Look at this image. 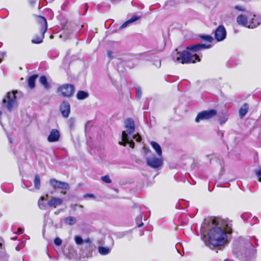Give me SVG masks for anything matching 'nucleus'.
<instances>
[{"label": "nucleus", "mask_w": 261, "mask_h": 261, "mask_svg": "<svg viewBox=\"0 0 261 261\" xmlns=\"http://www.w3.org/2000/svg\"><path fill=\"white\" fill-rule=\"evenodd\" d=\"M200 38L204 41L209 43H199L190 45L187 47V49L180 53H176L173 56V60L178 63L189 64L194 63L196 61L199 62L200 58L196 53L200 50L210 48L212 47V43L214 40L213 38L209 35L201 36Z\"/></svg>", "instance_id": "1"}, {"label": "nucleus", "mask_w": 261, "mask_h": 261, "mask_svg": "<svg viewBox=\"0 0 261 261\" xmlns=\"http://www.w3.org/2000/svg\"><path fill=\"white\" fill-rule=\"evenodd\" d=\"M212 228L207 234L204 236L205 245L211 249L215 247L223 246L227 241L225 230L218 226L216 219L212 220Z\"/></svg>", "instance_id": "2"}, {"label": "nucleus", "mask_w": 261, "mask_h": 261, "mask_svg": "<svg viewBox=\"0 0 261 261\" xmlns=\"http://www.w3.org/2000/svg\"><path fill=\"white\" fill-rule=\"evenodd\" d=\"M233 253L243 261H253L256 250L247 239L240 237L234 244Z\"/></svg>", "instance_id": "3"}, {"label": "nucleus", "mask_w": 261, "mask_h": 261, "mask_svg": "<svg viewBox=\"0 0 261 261\" xmlns=\"http://www.w3.org/2000/svg\"><path fill=\"white\" fill-rule=\"evenodd\" d=\"M125 124L126 130L123 131L121 136L122 140L123 143L119 142V144L125 146L126 143H128L130 147L134 148L135 143L133 142V139L135 140L138 142H140L141 140V137L138 134L133 135L135 132V124L134 120L132 119H127L125 121Z\"/></svg>", "instance_id": "4"}, {"label": "nucleus", "mask_w": 261, "mask_h": 261, "mask_svg": "<svg viewBox=\"0 0 261 261\" xmlns=\"http://www.w3.org/2000/svg\"><path fill=\"white\" fill-rule=\"evenodd\" d=\"M238 24L250 29H254L261 24V18L256 17L252 13L246 11L240 14L237 18Z\"/></svg>", "instance_id": "5"}, {"label": "nucleus", "mask_w": 261, "mask_h": 261, "mask_svg": "<svg viewBox=\"0 0 261 261\" xmlns=\"http://www.w3.org/2000/svg\"><path fill=\"white\" fill-rule=\"evenodd\" d=\"M16 105L15 92L14 91L8 92L6 97L3 100V106L11 112L16 106Z\"/></svg>", "instance_id": "6"}, {"label": "nucleus", "mask_w": 261, "mask_h": 261, "mask_svg": "<svg viewBox=\"0 0 261 261\" xmlns=\"http://www.w3.org/2000/svg\"><path fill=\"white\" fill-rule=\"evenodd\" d=\"M146 161L148 166L154 169L161 167L163 164V159L162 158H158L153 154H151V156L147 157Z\"/></svg>", "instance_id": "7"}, {"label": "nucleus", "mask_w": 261, "mask_h": 261, "mask_svg": "<svg viewBox=\"0 0 261 261\" xmlns=\"http://www.w3.org/2000/svg\"><path fill=\"white\" fill-rule=\"evenodd\" d=\"M74 87L72 84H65L58 88V92H60L64 97H71L74 92Z\"/></svg>", "instance_id": "8"}, {"label": "nucleus", "mask_w": 261, "mask_h": 261, "mask_svg": "<svg viewBox=\"0 0 261 261\" xmlns=\"http://www.w3.org/2000/svg\"><path fill=\"white\" fill-rule=\"evenodd\" d=\"M217 114V111L215 110H210L203 111L199 113L195 119L196 122H199L201 120H207L214 117Z\"/></svg>", "instance_id": "9"}, {"label": "nucleus", "mask_w": 261, "mask_h": 261, "mask_svg": "<svg viewBox=\"0 0 261 261\" xmlns=\"http://www.w3.org/2000/svg\"><path fill=\"white\" fill-rule=\"evenodd\" d=\"M49 184L54 188L64 190H68L70 188L69 185L67 182L58 180L55 178L50 179Z\"/></svg>", "instance_id": "10"}, {"label": "nucleus", "mask_w": 261, "mask_h": 261, "mask_svg": "<svg viewBox=\"0 0 261 261\" xmlns=\"http://www.w3.org/2000/svg\"><path fill=\"white\" fill-rule=\"evenodd\" d=\"M226 36V31L223 25L219 26L215 31V37L217 41L223 40Z\"/></svg>", "instance_id": "11"}, {"label": "nucleus", "mask_w": 261, "mask_h": 261, "mask_svg": "<svg viewBox=\"0 0 261 261\" xmlns=\"http://www.w3.org/2000/svg\"><path fill=\"white\" fill-rule=\"evenodd\" d=\"M60 111L62 116L65 118L69 116L70 112V106L69 103L67 101H64L60 106Z\"/></svg>", "instance_id": "12"}, {"label": "nucleus", "mask_w": 261, "mask_h": 261, "mask_svg": "<svg viewBox=\"0 0 261 261\" xmlns=\"http://www.w3.org/2000/svg\"><path fill=\"white\" fill-rule=\"evenodd\" d=\"M60 136V133L58 130L53 129L51 130L50 134L47 137V140L49 142H57L59 140Z\"/></svg>", "instance_id": "13"}, {"label": "nucleus", "mask_w": 261, "mask_h": 261, "mask_svg": "<svg viewBox=\"0 0 261 261\" xmlns=\"http://www.w3.org/2000/svg\"><path fill=\"white\" fill-rule=\"evenodd\" d=\"M37 21L41 25V33H43V35L44 34L47 29L46 19L43 16H38L37 17Z\"/></svg>", "instance_id": "14"}, {"label": "nucleus", "mask_w": 261, "mask_h": 261, "mask_svg": "<svg viewBox=\"0 0 261 261\" xmlns=\"http://www.w3.org/2000/svg\"><path fill=\"white\" fill-rule=\"evenodd\" d=\"M63 203V200L60 198L53 197L47 202V204L49 207H57Z\"/></svg>", "instance_id": "15"}, {"label": "nucleus", "mask_w": 261, "mask_h": 261, "mask_svg": "<svg viewBox=\"0 0 261 261\" xmlns=\"http://www.w3.org/2000/svg\"><path fill=\"white\" fill-rule=\"evenodd\" d=\"M38 206L40 210H46L47 208V203L46 202L45 197L43 196H41L38 201Z\"/></svg>", "instance_id": "16"}, {"label": "nucleus", "mask_w": 261, "mask_h": 261, "mask_svg": "<svg viewBox=\"0 0 261 261\" xmlns=\"http://www.w3.org/2000/svg\"><path fill=\"white\" fill-rule=\"evenodd\" d=\"M150 145L156 151L158 156L159 157H161L162 154V150L160 145L154 141H151L150 142Z\"/></svg>", "instance_id": "17"}, {"label": "nucleus", "mask_w": 261, "mask_h": 261, "mask_svg": "<svg viewBox=\"0 0 261 261\" xmlns=\"http://www.w3.org/2000/svg\"><path fill=\"white\" fill-rule=\"evenodd\" d=\"M112 247L100 246L98 248V252L102 255H106L109 254L112 250Z\"/></svg>", "instance_id": "18"}, {"label": "nucleus", "mask_w": 261, "mask_h": 261, "mask_svg": "<svg viewBox=\"0 0 261 261\" xmlns=\"http://www.w3.org/2000/svg\"><path fill=\"white\" fill-rule=\"evenodd\" d=\"M248 105L247 103L244 104L239 110V115L241 118H243L247 114L248 111Z\"/></svg>", "instance_id": "19"}, {"label": "nucleus", "mask_w": 261, "mask_h": 261, "mask_svg": "<svg viewBox=\"0 0 261 261\" xmlns=\"http://www.w3.org/2000/svg\"><path fill=\"white\" fill-rule=\"evenodd\" d=\"M37 77V75H33L29 77L28 80V86L31 89H33L35 87V81Z\"/></svg>", "instance_id": "20"}, {"label": "nucleus", "mask_w": 261, "mask_h": 261, "mask_svg": "<svg viewBox=\"0 0 261 261\" xmlns=\"http://www.w3.org/2000/svg\"><path fill=\"white\" fill-rule=\"evenodd\" d=\"M139 19L138 16H133L130 19H128L125 22H124L120 27V29H124L126 28L129 24L132 23Z\"/></svg>", "instance_id": "21"}, {"label": "nucleus", "mask_w": 261, "mask_h": 261, "mask_svg": "<svg viewBox=\"0 0 261 261\" xmlns=\"http://www.w3.org/2000/svg\"><path fill=\"white\" fill-rule=\"evenodd\" d=\"M76 222V219L73 216H69L64 219V223L69 225H73Z\"/></svg>", "instance_id": "22"}, {"label": "nucleus", "mask_w": 261, "mask_h": 261, "mask_svg": "<svg viewBox=\"0 0 261 261\" xmlns=\"http://www.w3.org/2000/svg\"><path fill=\"white\" fill-rule=\"evenodd\" d=\"M89 96V93L84 91H79L77 92L76 98L79 100H83L87 98Z\"/></svg>", "instance_id": "23"}, {"label": "nucleus", "mask_w": 261, "mask_h": 261, "mask_svg": "<svg viewBox=\"0 0 261 261\" xmlns=\"http://www.w3.org/2000/svg\"><path fill=\"white\" fill-rule=\"evenodd\" d=\"M39 81L41 84H42L44 88L48 89L49 88V85L47 83L46 77L45 76H41L40 77Z\"/></svg>", "instance_id": "24"}, {"label": "nucleus", "mask_w": 261, "mask_h": 261, "mask_svg": "<svg viewBox=\"0 0 261 261\" xmlns=\"http://www.w3.org/2000/svg\"><path fill=\"white\" fill-rule=\"evenodd\" d=\"M34 186L36 189L39 190L40 187V178L38 174L35 176Z\"/></svg>", "instance_id": "25"}, {"label": "nucleus", "mask_w": 261, "mask_h": 261, "mask_svg": "<svg viewBox=\"0 0 261 261\" xmlns=\"http://www.w3.org/2000/svg\"><path fill=\"white\" fill-rule=\"evenodd\" d=\"M43 38H44V34L43 35V33H42V35L40 37L33 39L32 40V42L33 43H36V44L40 43L42 42Z\"/></svg>", "instance_id": "26"}, {"label": "nucleus", "mask_w": 261, "mask_h": 261, "mask_svg": "<svg viewBox=\"0 0 261 261\" xmlns=\"http://www.w3.org/2000/svg\"><path fill=\"white\" fill-rule=\"evenodd\" d=\"M68 124L70 129L74 128L75 125V119L73 118H70L68 121Z\"/></svg>", "instance_id": "27"}, {"label": "nucleus", "mask_w": 261, "mask_h": 261, "mask_svg": "<svg viewBox=\"0 0 261 261\" xmlns=\"http://www.w3.org/2000/svg\"><path fill=\"white\" fill-rule=\"evenodd\" d=\"M252 216L250 213H244L242 214L241 218L243 220L247 221L251 218Z\"/></svg>", "instance_id": "28"}, {"label": "nucleus", "mask_w": 261, "mask_h": 261, "mask_svg": "<svg viewBox=\"0 0 261 261\" xmlns=\"http://www.w3.org/2000/svg\"><path fill=\"white\" fill-rule=\"evenodd\" d=\"M74 240L76 244L77 245H82L84 242L83 239L80 236H78L75 237Z\"/></svg>", "instance_id": "29"}, {"label": "nucleus", "mask_w": 261, "mask_h": 261, "mask_svg": "<svg viewBox=\"0 0 261 261\" xmlns=\"http://www.w3.org/2000/svg\"><path fill=\"white\" fill-rule=\"evenodd\" d=\"M226 225V231H227L228 232H230V230H231V222L230 221H225L224 222V225Z\"/></svg>", "instance_id": "30"}, {"label": "nucleus", "mask_w": 261, "mask_h": 261, "mask_svg": "<svg viewBox=\"0 0 261 261\" xmlns=\"http://www.w3.org/2000/svg\"><path fill=\"white\" fill-rule=\"evenodd\" d=\"M101 179L103 182L107 184H110L112 182V180L108 175L103 176L101 177Z\"/></svg>", "instance_id": "31"}, {"label": "nucleus", "mask_w": 261, "mask_h": 261, "mask_svg": "<svg viewBox=\"0 0 261 261\" xmlns=\"http://www.w3.org/2000/svg\"><path fill=\"white\" fill-rule=\"evenodd\" d=\"M142 95V91L140 87L136 88V98L139 99Z\"/></svg>", "instance_id": "32"}, {"label": "nucleus", "mask_w": 261, "mask_h": 261, "mask_svg": "<svg viewBox=\"0 0 261 261\" xmlns=\"http://www.w3.org/2000/svg\"><path fill=\"white\" fill-rule=\"evenodd\" d=\"M255 173L258 178V180L261 182V168L255 170Z\"/></svg>", "instance_id": "33"}, {"label": "nucleus", "mask_w": 261, "mask_h": 261, "mask_svg": "<svg viewBox=\"0 0 261 261\" xmlns=\"http://www.w3.org/2000/svg\"><path fill=\"white\" fill-rule=\"evenodd\" d=\"M62 241L59 238H56L54 240V243L57 246H60L62 244Z\"/></svg>", "instance_id": "34"}, {"label": "nucleus", "mask_w": 261, "mask_h": 261, "mask_svg": "<svg viewBox=\"0 0 261 261\" xmlns=\"http://www.w3.org/2000/svg\"><path fill=\"white\" fill-rule=\"evenodd\" d=\"M234 8L239 11H244L245 10V9L244 7L239 5H236L234 6Z\"/></svg>", "instance_id": "35"}, {"label": "nucleus", "mask_w": 261, "mask_h": 261, "mask_svg": "<svg viewBox=\"0 0 261 261\" xmlns=\"http://www.w3.org/2000/svg\"><path fill=\"white\" fill-rule=\"evenodd\" d=\"M84 198L86 199L87 198H95V197L93 194H86L84 196Z\"/></svg>", "instance_id": "36"}, {"label": "nucleus", "mask_w": 261, "mask_h": 261, "mask_svg": "<svg viewBox=\"0 0 261 261\" xmlns=\"http://www.w3.org/2000/svg\"><path fill=\"white\" fill-rule=\"evenodd\" d=\"M4 247V244L3 241L0 239V252L1 253H4L3 251V248Z\"/></svg>", "instance_id": "37"}, {"label": "nucleus", "mask_w": 261, "mask_h": 261, "mask_svg": "<svg viewBox=\"0 0 261 261\" xmlns=\"http://www.w3.org/2000/svg\"><path fill=\"white\" fill-rule=\"evenodd\" d=\"M227 117H224L223 119L220 120V124H223L227 120Z\"/></svg>", "instance_id": "38"}, {"label": "nucleus", "mask_w": 261, "mask_h": 261, "mask_svg": "<svg viewBox=\"0 0 261 261\" xmlns=\"http://www.w3.org/2000/svg\"><path fill=\"white\" fill-rule=\"evenodd\" d=\"M155 66L158 67L160 68L161 66V60H159V61L156 62V63H154Z\"/></svg>", "instance_id": "39"}, {"label": "nucleus", "mask_w": 261, "mask_h": 261, "mask_svg": "<svg viewBox=\"0 0 261 261\" xmlns=\"http://www.w3.org/2000/svg\"><path fill=\"white\" fill-rule=\"evenodd\" d=\"M3 261H8V256L7 254H5L4 256L2 257Z\"/></svg>", "instance_id": "40"}, {"label": "nucleus", "mask_w": 261, "mask_h": 261, "mask_svg": "<svg viewBox=\"0 0 261 261\" xmlns=\"http://www.w3.org/2000/svg\"><path fill=\"white\" fill-rule=\"evenodd\" d=\"M112 54H113L112 51H110V50L107 52V55L109 58H110V59L112 58Z\"/></svg>", "instance_id": "41"}, {"label": "nucleus", "mask_w": 261, "mask_h": 261, "mask_svg": "<svg viewBox=\"0 0 261 261\" xmlns=\"http://www.w3.org/2000/svg\"><path fill=\"white\" fill-rule=\"evenodd\" d=\"M22 233V229L21 228H18L17 232H15L16 234H20Z\"/></svg>", "instance_id": "42"}, {"label": "nucleus", "mask_w": 261, "mask_h": 261, "mask_svg": "<svg viewBox=\"0 0 261 261\" xmlns=\"http://www.w3.org/2000/svg\"><path fill=\"white\" fill-rule=\"evenodd\" d=\"M84 242H85L88 244H90L91 243L90 240L89 239L84 240Z\"/></svg>", "instance_id": "43"}, {"label": "nucleus", "mask_w": 261, "mask_h": 261, "mask_svg": "<svg viewBox=\"0 0 261 261\" xmlns=\"http://www.w3.org/2000/svg\"><path fill=\"white\" fill-rule=\"evenodd\" d=\"M124 236V233H122L118 234L117 237L119 238H121L123 237Z\"/></svg>", "instance_id": "44"}, {"label": "nucleus", "mask_w": 261, "mask_h": 261, "mask_svg": "<svg viewBox=\"0 0 261 261\" xmlns=\"http://www.w3.org/2000/svg\"><path fill=\"white\" fill-rule=\"evenodd\" d=\"M252 239L253 240H254L255 243L256 244V245H258L257 243V239L255 237H252Z\"/></svg>", "instance_id": "45"}, {"label": "nucleus", "mask_w": 261, "mask_h": 261, "mask_svg": "<svg viewBox=\"0 0 261 261\" xmlns=\"http://www.w3.org/2000/svg\"><path fill=\"white\" fill-rule=\"evenodd\" d=\"M16 251H19L20 250L21 248L19 246H17L15 248Z\"/></svg>", "instance_id": "46"}, {"label": "nucleus", "mask_w": 261, "mask_h": 261, "mask_svg": "<svg viewBox=\"0 0 261 261\" xmlns=\"http://www.w3.org/2000/svg\"><path fill=\"white\" fill-rule=\"evenodd\" d=\"M224 261H234V260L231 259L226 258V259H224Z\"/></svg>", "instance_id": "47"}, {"label": "nucleus", "mask_w": 261, "mask_h": 261, "mask_svg": "<svg viewBox=\"0 0 261 261\" xmlns=\"http://www.w3.org/2000/svg\"><path fill=\"white\" fill-rule=\"evenodd\" d=\"M9 142L10 143H12V141L10 138L8 137Z\"/></svg>", "instance_id": "48"}, {"label": "nucleus", "mask_w": 261, "mask_h": 261, "mask_svg": "<svg viewBox=\"0 0 261 261\" xmlns=\"http://www.w3.org/2000/svg\"><path fill=\"white\" fill-rule=\"evenodd\" d=\"M11 239L12 240H15L17 239V237H12V238H11Z\"/></svg>", "instance_id": "49"}, {"label": "nucleus", "mask_w": 261, "mask_h": 261, "mask_svg": "<svg viewBox=\"0 0 261 261\" xmlns=\"http://www.w3.org/2000/svg\"><path fill=\"white\" fill-rule=\"evenodd\" d=\"M143 225V223H141V224H140L139 225H138V227H141Z\"/></svg>", "instance_id": "50"}, {"label": "nucleus", "mask_w": 261, "mask_h": 261, "mask_svg": "<svg viewBox=\"0 0 261 261\" xmlns=\"http://www.w3.org/2000/svg\"><path fill=\"white\" fill-rule=\"evenodd\" d=\"M150 151L149 150H146V151H145V152H146V153H148V152H150Z\"/></svg>", "instance_id": "51"}, {"label": "nucleus", "mask_w": 261, "mask_h": 261, "mask_svg": "<svg viewBox=\"0 0 261 261\" xmlns=\"http://www.w3.org/2000/svg\"><path fill=\"white\" fill-rule=\"evenodd\" d=\"M25 187V185H23V186H22V188H24Z\"/></svg>", "instance_id": "52"}, {"label": "nucleus", "mask_w": 261, "mask_h": 261, "mask_svg": "<svg viewBox=\"0 0 261 261\" xmlns=\"http://www.w3.org/2000/svg\"><path fill=\"white\" fill-rule=\"evenodd\" d=\"M25 187V185H23V186H22V188H24Z\"/></svg>", "instance_id": "53"}, {"label": "nucleus", "mask_w": 261, "mask_h": 261, "mask_svg": "<svg viewBox=\"0 0 261 261\" xmlns=\"http://www.w3.org/2000/svg\"><path fill=\"white\" fill-rule=\"evenodd\" d=\"M25 187V185H23V186H22V188H24Z\"/></svg>", "instance_id": "54"}, {"label": "nucleus", "mask_w": 261, "mask_h": 261, "mask_svg": "<svg viewBox=\"0 0 261 261\" xmlns=\"http://www.w3.org/2000/svg\"><path fill=\"white\" fill-rule=\"evenodd\" d=\"M48 196V194L46 195V197H47Z\"/></svg>", "instance_id": "55"}, {"label": "nucleus", "mask_w": 261, "mask_h": 261, "mask_svg": "<svg viewBox=\"0 0 261 261\" xmlns=\"http://www.w3.org/2000/svg\"><path fill=\"white\" fill-rule=\"evenodd\" d=\"M1 62H2V61H1V60H0V63H1Z\"/></svg>", "instance_id": "56"}]
</instances>
